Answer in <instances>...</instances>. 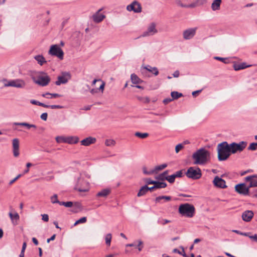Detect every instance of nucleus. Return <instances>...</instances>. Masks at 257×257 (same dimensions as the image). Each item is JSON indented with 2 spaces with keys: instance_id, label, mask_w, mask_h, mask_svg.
I'll return each mask as SVG.
<instances>
[{
  "instance_id": "f257e3e1",
  "label": "nucleus",
  "mask_w": 257,
  "mask_h": 257,
  "mask_svg": "<svg viewBox=\"0 0 257 257\" xmlns=\"http://www.w3.org/2000/svg\"><path fill=\"white\" fill-rule=\"evenodd\" d=\"M210 153L204 149H200L192 156L194 164H204L209 159Z\"/></svg>"
},
{
  "instance_id": "f03ea898",
  "label": "nucleus",
  "mask_w": 257,
  "mask_h": 257,
  "mask_svg": "<svg viewBox=\"0 0 257 257\" xmlns=\"http://www.w3.org/2000/svg\"><path fill=\"white\" fill-rule=\"evenodd\" d=\"M31 77L36 84L42 86L47 85L50 81L49 76L44 72H34Z\"/></svg>"
},
{
  "instance_id": "7ed1b4c3",
  "label": "nucleus",
  "mask_w": 257,
  "mask_h": 257,
  "mask_svg": "<svg viewBox=\"0 0 257 257\" xmlns=\"http://www.w3.org/2000/svg\"><path fill=\"white\" fill-rule=\"evenodd\" d=\"M218 159L222 161L227 160L230 155V149L227 142H222L217 146Z\"/></svg>"
},
{
  "instance_id": "20e7f679",
  "label": "nucleus",
  "mask_w": 257,
  "mask_h": 257,
  "mask_svg": "<svg viewBox=\"0 0 257 257\" xmlns=\"http://www.w3.org/2000/svg\"><path fill=\"white\" fill-rule=\"evenodd\" d=\"M178 211L182 216L191 218L194 215L195 209L193 205L185 203L179 206Z\"/></svg>"
},
{
  "instance_id": "39448f33",
  "label": "nucleus",
  "mask_w": 257,
  "mask_h": 257,
  "mask_svg": "<svg viewBox=\"0 0 257 257\" xmlns=\"http://www.w3.org/2000/svg\"><path fill=\"white\" fill-rule=\"evenodd\" d=\"M86 177L88 178L89 176H87L85 174H81L80 178L78 179L77 188L79 192H87L89 189V186L88 182L84 180Z\"/></svg>"
},
{
  "instance_id": "423d86ee",
  "label": "nucleus",
  "mask_w": 257,
  "mask_h": 257,
  "mask_svg": "<svg viewBox=\"0 0 257 257\" xmlns=\"http://www.w3.org/2000/svg\"><path fill=\"white\" fill-rule=\"evenodd\" d=\"M186 176L192 179H198L202 176L201 171L198 167H190L187 170Z\"/></svg>"
},
{
  "instance_id": "0eeeda50",
  "label": "nucleus",
  "mask_w": 257,
  "mask_h": 257,
  "mask_svg": "<svg viewBox=\"0 0 257 257\" xmlns=\"http://www.w3.org/2000/svg\"><path fill=\"white\" fill-rule=\"evenodd\" d=\"M4 85L5 87L12 86L17 88H23L26 85L25 82L22 79H16L7 82L6 80H3Z\"/></svg>"
},
{
  "instance_id": "6e6552de",
  "label": "nucleus",
  "mask_w": 257,
  "mask_h": 257,
  "mask_svg": "<svg viewBox=\"0 0 257 257\" xmlns=\"http://www.w3.org/2000/svg\"><path fill=\"white\" fill-rule=\"evenodd\" d=\"M49 53L51 55L57 56L61 60L63 59V51L58 45L51 46L49 51Z\"/></svg>"
},
{
  "instance_id": "1a4fd4ad",
  "label": "nucleus",
  "mask_w": 257,
  "mask_h": 257,
  "mask_svg": "<svg viewBox=\"0 0 257 257\" xmlns=\"http://www.w3.org/2000/svg\"><path fill=\"white\" fill-rule=\"evenodd\" d=\"M246 143L245 142H241L238 144L232 143L230 144L229 146L230 149L231 153L234 154L237 151H242L246 146Z\"/></svg>"
},
{
  "instance_id": "9d476101",
  "label": "nucleus",
  "mask_w": 257,
  "mask_h": 257,
  "mask_svg": "<svg viewBox=\"0 0 257 257\" xmlns=\"http://www.w3.org/2000/svg\"><path fill=\"white\" fill-rule=\"evenodd\" d=\"M235 191L238 194L243 195H249V189L245 183L236 184L234 187Z\"/></svg>"
},
{
  "instance_id": "9b49d317",
  "label": "nucleus",
  "mask_w": 257,
  "mask_h": 257,
  "mask_svg": "<svg viewBox=\"0 0 257 257\" xmlns=\"http://www.w3.org/2000/svg\"><path fill=\"white\" fill-rule=\"evenodd\" d=\"M97 82L100 83L99 85V87L97 88V87H96V88H93L90 90V92L92 94L96 93L98 92V91H101V93H103V92L105 82L101 81L100 79H94L92 82V85H95Z\"/></svg>"
},
{
  "instance_id": "f8f14e48",
  "label": "nucleus",
  "mask_w": 257,
  "mask_h": 257,
  "mask_svg": "<svg viewBox=\"0 0 257 257\" xmlns=\"http://www.w3.org/2000/svg\"><path fill=\"white\" fill-rule=\"evenodd\" d=\"M70 78L71 75L69 73L63 72L61 75L58 77V80L56 81L55 84L57 85H60L61 84L66 83Z\"/></svg>"
},
{
  "instance_id": "ddd939ff",
  "label": "nucleus",
  "mask_w": 257,
  "mask_h": 257,
  "mask_svg": "<svg viewBox=\"0 0 257 257\" xmlns=\"http://www.w3.org/2000/svg\"><path fill=\"white\" fill-rule=\"evenodd\" d=\"M126 9L128 11H134L135 13H140L142 11L141 4L138 2L135 1L131 5H128Z\"/></svg>"
},
{
  "instance_id": "4468645a",
  "label": "nucleus",
  "mask_w": 257,
  "mask_h": 257,
  "mask_svg": "<svg viewBox=\"0 0 257 257\" xmlns=\"http://www.w3.org/2000/svg\"><path fill=\"white\" fill-rule=\"evenodd\" d=\"M213 184L217 188H226L227 185L225 180L218 176H215L213 180Z\"/></svg>"
},
{
  "instance_id": "2eb2a0df",
  "label": "nucleus",
  "mask_w": 257,
  "mask_h": 257,
  "mask_svg": "<svg viewBox=\"0 0 257 257\" xmlns=\"http://www.w3.org/2000/svg\"><path fill=\"white\" fill-rule=\"evenodd\" d=\"M157 30L156 28V24L154 23H151L148 27V30L146 32H144L142 36L146 37L148 36L153 35L157 33Z\"/></svg>"
},
{
  "instance_id": "dca6fc26",
  "label": "nucleus",
  "mask_w": 257,
  "mask_h": 257,
  "mask_svg": "<svg viewBox=\"0 0 257 257\" xmlns=\"http://www.w3.org/2000/svg\"><path fill=\"white\" fill-rule=\"evenodd\" d=\"M13 155L15 157H18L20 155L19 146L20 142L18 139H14L13 140Z\"/></svg>"
},
{
  "instance_id": "f3484780",
  "label": "nucleus",
  "mask_w": 257,
  "mask_h": 257,
  "mask_svg": "<svg viewBox=\"0 0 257 257\" xmlns=\"http://www.w3.org/2000/svg\"><path fill=\"white\" fill-rule=\"evenodd\" d=\"M197 28H191L187 29L183 32V38L186 39H190L195 35Z\"/></svg>"
},
{
  "instance_id": "a211bd4d",
  "label": "nucleus",
  "mask_w": 257,
  "mask_h": 257,
  "mask_svg": "<svg viewBox=\"0 0 257 257\" xmlns=\"http://www.w3.org/2000/svg\"><path fill=\"white\" fill-rule=\"evenodd\" d=\"M254 213L251 210H246L242 214V219L245 222L250 221L253 217Z\"/></svg>"
},
{
  "instance_id": "6ab92c4d",
  "label": "nucleus",
  "mask_w": 257,
  "mask_h": 257,
  "mask_svg": "<svg viewBox=\"0 0 257 257\" xmlns=\"http://www.w3.org/2000/svg\"><path fill=\"white\" fill-rule=\"evenodd\" d=\"M96 142V139L95 138L89 137L81 141L80 144L82 146H89L91 144H95Z\"/></svg>"
},
{
  "instance_id": "aec40b11",
  "label": "nucleus",
  "mask_w": 257,
  "mask_h": 257,
  "mask_svg": "<svg viewBox=\"0 0 257 257\" xmlns=\"http://www.w3.org/2000/svg\"><path fill=\"white\" fill-rule=\"evenodd\" d=\"M9 215L12 224L14 225H17L20 219L19 214L17 212L14 211L13 212H9Z\"/></svg>"
},
{
  "instance_id": "412c9836",
  "label": "nucleus",
  "mask_w": 257,
  "mask_h": 257,
  "mask_svg": "<svg viewBox=\"0 0 257 257\" xmlns=\"http://www.w3.org/2000/svg\"><path fill=\"white\" fill-rule=\"evenodd\" d=\"M101 11V9L99 10L98 12L92 16L93 20L95 23L101 22L105 17L104 15L99 14Z\"/></svg>"
},
{
  "instance_id": "4be33fe9",
  "label": "nucleus",
  "mask_w": 257,
  "mask_h": 257,
  "mask_svg": "<svg viewBox=\"0 0 257 257\" xmlns=\"http://www.w3.org/2000/svg\"><path fill=\"white\" fill-rule=\"evenodd\" d=\"M251 66V65H247L246 63H234L233 67L235 71L243 69Z\"/></svg>"
},
{
  "instance_id": "5701e85b",
  "label": "nucleus",
  "mask_w": 257,
  "mask_h": 257,
  "mask_svg": "<svg viewBox=\"0 0 257 257\" xmlns=\"http://www.w3.org/2000/svg\"><path fill=\"white\" fill-rule=\"evenodd\" d=\"M221 0H214L211 4V8L213 11L218 10L220 9Z\"/></svg>"
},
{
  "instance_id": "b1692460",
  "label": "nucleus",
  "mask_w": 257,
  "mask_h": 257,
  "mask_svg": "<svg viewBox=\"0 0 257 257\" xmlns=\"http://www.w3.org/2000/svg\"><path fill=\"white\" fill-rule=\"evenodd\" d=\"M78 141L79 138L77 137H69L66 138V143L68 144H76Z\"/></svg>"
},
{
  "instance_id": "393cba45",
  "label": "nucleus",
  "mask_w": 257,
  "mask_h": 257,
  "mask_svg": "<svg viewBox=\"0 0 257 257\" xmlns=\"http://www.w3.org/2000/svg\"><path fill=\"white\" fill-rule=\"evenodd\" d=\"M168 174V171L166 170L163 173L157 176L155 178L158 180L164 181L167 180Z\"/></svg>"
},
{
  "instance_id": "a878e982",
  "label": "nucleus",
  "mask_w": 257,
  "mask_h": 257,
  "mask_svg": "<svg viewBox=\"0 0 257 257\" xmlns=\"http://www.w3.org/2000/svg\"><path fill=\"white\" fill-rule=\"evenodd\" d=\"M167 167V165L166 164H163L160 165H158L156 166L154 169L153 170V174H157L159 171L163 170Z\"/></svg>"
},
{
  "instance_id": "bb28decb",
  "label": "nucleus",
  "mask_w": 257,
  "mask_h": 257,
  "mask_svg": "<svg viewBox=\"0 0 257 257\" xmlns=\"http://www.w3.org/2000/svg\"><path fill=\"white\" fill-rule=\"evenodd\" d=\"M110 190L109 189H104L101 191L99 192L97 194L98 197H105L109 194Z\"/></svg>"
},
{
  "instance_id": "cd10ccee",
  "label": "nucleus",
  "mask_w": 257,
  "mask_h": 257,
  "mask_svg": "<svg viewBox=\"0 0 257 257\" xmlns=\"http://www.w3.org/2000/svg\"><path fill=\"white\" fill-rule=\"evenodd\" d=\"M14 125H21L27 127L28 128H36L37 126L35 124H29L27 122H15Z\"/></svg>"
},
{
  "instance_id": "c85d7f7f",
  "label": "nucleus",
  "mask_w": 257,
  "mask_h": 257,
  "mask_svg": "<svg viewBox=\"0 0 257 257\" xmlns=\"http://www.w3.org/2000/svg\"><path fill=\"white\" fill-rule=\"evenodd\" d=\"M131 81L133 84H137L142 83L143 81L135 74L131 75Z\"/></svg>"
},
{
  "instance_id": "c756f323",
  "label": "nucleus",
  "mask_w": 257,
  "mask_h": 257,
  "mask_svg": "<svg viewBox=\"0 0 257 257\" xmlns=\"http://www.w3.org/2000/svg\"><path fill=\"white\" fill-rule=\"evenodd\" d=\"M83 209V207L81 204L79 202H76L74 204V206L73 207V211L74 212H78L82 211Z\"/></svg>"
},
{
  "instance_id": "7c9ffc66",
  "label": "nucleus",
  "mask_w": 257,
  "mask_h": 257,
  "mask_svg": "<svg viewBox=\"0 0 257 257\" xmlns=\"http://www.w3.org/2000/svg\"><path fill=\"white\" fill-rule=\"evenodd\" d=\"M144 69L147 70V71L153 73L155 75H157L159 73V72L156 67H152L150 66H147L144 67Z\"/></svg>"
},
{
  "instance_id": "2f4dec72",
  "label": "nucleus",
  "mask_w": 257,
  "mask_h": 257,
  "mask_svg": "<svg viewBox=\"0 0 257 257\" xmlns=\"http://www.w3.org/2000/svg\"><path fill=\"white\" fill-rule=\"evenodd\" d=\"M177 5L182 8H194L195 7V4H192L190 5H185L183 4L181 1L178 0L176 2Z\"/></svg>"
},
{
  "instance_id": "473e14b6",
  "label": "nucleus",
  "mask_w": 257,
  "mask_h": 257,
  "mask_svg": "<svg viewBox=\"0 0 257 257\" xmlns=\"http://www.w3.org/2000/svg\"><path fill=\"white\" fill-rule=\"evenodd\" d=\"M154 185L156 189L164 188L167 186V184L165 182L156 181Z\"/></svg>"
},
{
  "instance_id": "72a5a7b5",
  "label": "nucleus",
  "mask_w": 257,
  "mask_h": 257,
  "mask_svg": "<svg viewBox=\"0 0 257 257\" xmlns=\"http://www.w3.org/2000/svg\"><path fill=\"white\" fill-rule=\"evenodd\" d=\"M148 192V186H144L142 187L140 191H139L137 196L138 197L142 196L143 195H144L146 194V193Z\"/></svg>"
},
{
  "instance_id": "f704fd0d",
  "label": "nucleus",
  "mask_w": 257,
  "mask_h": 257,
  "mask_svg": "<svg viewBox=\"0 0 257 257\" xmlns=\"http://www.w3.org/2000/svg\"><path fill=\"white\" fill-rule=\"evenodd\" d=\"M35 59L37 61L38 63L41 65H42L44 63H46L45 58L41 55H37L35 57Z\"/></svg>"
},
{
  "instance_id": "c9c22d12",
  "label": "nucleus",
  "mask_w": 257,
  "mask_h": 257,
  "mask_svg": "<svg viewBox=\"0 0 257 257\" xmlns=\"http://www.w3.org/2000/svg\"><path fill=\"white\" fill-rule=\"evenodd\" d=\"M104 144L107 147H113L115 145L116 142L113 139H106Z\"/></svg>"
},
{
  "instance_id": "e433bc0d",
  "label": "nucleus",
  "mask_w": 257,
  "mask_h": 257,
  "mask_svg": "<svg viewBox=\"0 0 257 257\" xmlns=\"http://www.w3.org/2000/svg\"><path fill=\"white\" fill-rule=\"evenodd\" d=\"M162 199H164L166 201H170L171 199V197L170 196H159V197H157V198H156L155 199V201L157 202V203H158V202H160V201L162 200Z\"/></svg>"
},
{
  "instance_id": "4c0bfd02",
  "label": "nucleus",
  "mask_w": 257,
  "mask_h": 257,
  "mask_svg": "<svg viewBox=\"0 0 257 257\" xmlns=\"http://www.w3.org/2000/svg\"><path fill=\"white\" fill-rule=\"evenodd\" d=\"M43 97H46L47 98H52V97H60L61 95L57 94V93H46L45 94H43L42 95Z\"/></svg>"
},
{
  "instance_id": "58836bf2",
  "label": "nucleus",
  "mask_w": 257,
  "mask_h": 257,
  "mask_svg": "<svg viewBox=\"0 0 257 257\" xmlns=\"http://www.w3.org/2000/svg\"><path fill=\"white\" fill-rule=\"evenodd\" d=\"M112 239V235L110 233H108L106 235L105 237V241L106 244L109 246L110 245L111 241Z\"/></svg>"
},
{
  "instance_id": "ea45409f",
  "label": "nucleus",
  "mask_w": 257,
  "mask_h": 257,
  "mask_svg": "<svg viewBox=\"0 0 257 257\" xmlns=\"http://www.w3.org/2000/svg\"><path fill=\"white\" fill-rule=\"evenodd\" d=\"M50 200L52 203H58L60 205V203L61 202L59 201L58 199V195L57 194H54L50 197Z\"/></svg>"
},
{
  "instance_id": "a19ab883",
  "label": "nucleus",
  "mask_w": 257,
  "mask_h": 257,
  "mask_svg": "<svg viewBox=\"0 0 257 257\" xmlns=\"http://www.w3.org/2000/svg\"><path fill=\"white\" fill-rule=\"evenodd\" d=\"M182 96V94L181 93H179L177 91H173L171 92V96L172 97V99H177Z\"/></svg>"
},
{
  "instance_id": "79ce46f5",
  "label": "nucleus",
  "mask_w": 257,
  "mask_h": 257,
  "mask_svg": "<svg viewBox=\"0 0 257 257\" xmlns=\"http://www.w3.org/2000/svg\"><path fill=\"white\" fill-rule=\"evenodd\" d=\"M135 136L141 139H145L149 136L148 133H141L140 132H137L135 133Z\"/></svg>"
},
{
  "instance_id": "37998d69",
  "label": "nucleus",
  "mask_w": 257,
  "mask_h": 257,
  "mask_svg": "<svg viewBox=\"0 0 257 257\" xmlns=\"http://www.w3.org/2000/svg\"><path fill=\"white\" fill-rule=\"evenodd\" d=\"M87 221V218L86 217H83L81 218L80 219L77 220L74 224V226L77 225L78 224L80 223H84Z\"/></svg>"
},
{
  "instance_id": "c03bdc74",
  "label": "nucleus",
  "mask_w": 257,
  "mask_h": 257,
  "mask_svg": "<svg viewBox=\"0 0 257 257\" xmlns=\"http://www.w3.org/2000/svg\"><path fill=\"white\" fill-rule=\"evenodd\" d=\"M256 149H257V142L251 143L248 148V149L249 150H251V151H254Z\"/></svg>"
},
{
  "instance_id": "a18cd8bd",
  "label": "nucleus",
  "mask_w": 257,
  "mask_h": 257,
  "mask_svg": "<svg viewBox=\"0 0 257 257\" xmlns=\"http://www.w3.org/2000/svg\"><path fill=\"white\" fill-rule=\"evenodd\" d=\"M60 205H64L66 207H71L73 205V203L71 201L69 202H61V203H60Z\"/></svg>"
},
{
  "instance_id": "49530a36",
  "label": "nucleus",
  "mask_w": 257,
  "mask_h": 257,
  "mask_svg": "<svg viewBox=\"0 0 257 257\" xmlns=\"http://www.w3.org/2000/svg\"><path fill=\"white\" fill-rule=\"evenodd\" d=\"M175 178V176L174 175V174L170 176L168 175L166 180H167L170 183H173L174 182Z\"/></svg>"
},
{
  "instance_id": "de8ad7c7",
  "label": "nucleus",
  "mask_w": 257,
  "mask_h": 257,
  "mask_svg": "<svg viewBox=\"0 0 257 257\" xmlns=\"http://www.w3.org/2000/svg\"><path fill=\"white\" fill-rule=\"evenodd\" d=\"M56 140L58 143H66V138L65 137H57L56 138Z\"/></svg>"
},
{
  "instance_id": "09e8293b",
  "label": "nucleus",
  "mask_w": 257,
  "mask_h": 257,
  "mask_svg": "<svg viewBox=\"0 0 257 257\" xmlns=\"http://www.w3.org/2000/svg\"><path fill=\"white\" fill-rule=\"evenodd\" d=\"M184 148V146L181 144H179L177 145L175 147V152L176 153H179V152L181 150Z\"/></svg>"
},
{
  "instance_id": "8fccbe9b",
  "label": "nucleus",
  "mask_w": 257,
  "mask_h": 257,
  "mask_svg": "<svg viewBox=\"0 0 257 257\" xmlns=\"http://www.w3.org/2000/svg\"><path fill=\"white\" fill-rule=\"evenodd\" d=\"M257 192V189H249V195H251L253 197L257 198V196H255L254 194H255Z\"/></svg>"
},
{
  "instance_id": "3c124183",
  "label": "nucleus",
  "mask_w": 257,
  "mask_h": 257,
  "mask_svg": "<svg viewBox=\"0 0 257 257\" xmlns=\"http://www.w3.org/2000/svg\"><path fill=\"white\" fill-rule=\"evenodd\" d=\"M139 99L145 103H148L150 101L149 98L148 97H146L144 98H139Z\"/></svg>"
},
{
  "instance_id": "603ef678",
  "label": "nucleus",
  "mask_w": 257,
  "mask_h": 257,
  "mask_svg": "<svg viewBox=\"0 0 257 257\" xmlns=\"http://www.w3.org/2000/svg\"><path fill=\"white\" fill-rule=\"evenodd\" d=\"M143 172H144V174H147V175H152V174H153V170H151L149 171H147L146 168H143Z\"/></svg>"
},
{
  "instance_id": "864d4df0",
  "label": "nucleus",
  "mask_w": 257,
  "mask_h": 257,
  "mask_svg": "<svg viewBox=\"0 0 257 257\" xmlns=\"http://www.w3.org/2000/svg\"><path fill=\"white\" fill-rule=\"evenodd\" d=\"M42 220L45 222H47L49 220V216L48 214H44L42 215Z\"/></svg>"
},
{
  "instance_id": "5fc2aeb1",
  "label": "nucleus",
  "mask_w": 257,
  "mask_h": 257,
  "mask_svg": "<svg viewBox=\"0 0 257 257\" xmlns=\"http://www.w3.org/2000/svg\"><path fill=\"white\" fill-rule=\"evenodd\" d=\"M249 238H250L253 241H254L257 242V234H255L253 235L248 236Z\"/></svg>"
},
{
  "instance_id": "6e6d98bb",
  "label": "nucleus",
  "mask_w": 257,
  "mask_h": 257,
  "mask_svg": "<svg viewBox=\"0 0 257 257\" xmlns=\"http://www.w3.org/2000/svg\"><path fill=\"white\" fill-rule=\"evenodd\" d=\"M174 175L175 176V178L181 177L182 176V172L181 171H177L175 174H174Z\"/></svg>"
},
{
  "instance_id": "4d7b16f0",
  "label": "nucleus",
  "mask_w": 257,
  "mask_h": 257,
  "mask_svg": "<svg viewBox=\"0 0 257 257\" xmlns=\"http://www.w3.org/2000/svg\"><path fill=\"white\" fill-rule=\"evenodd\" d=\"M48 114L47 113H43L41 115V118L44 120H46L47 119Z\"/></svg>"
},
{
  "instance_id": "13d9d810",
  "label": "nucleus",
  "mask_w": 257,
  "mask_h": 257,
  "mask_svg": "<svg viewBox=\"0 0 257 257\" xmlns=\"http://www.w3.org/2000/svg\"><path fill=\"white\" fill-rule=\"evenodd\" d=\"M146 182L148 184H153V185H154L155 181L152 180L150 179H147L146 180Z\"/></svg>"
},
{
  "instance_id": "bf43d9fd",
  "label": "nucleus",
  "mask_w": 257,
  "mask_h": 257,
  "mask_svg": "<svg viewBox=\"0 0 257 257\" xmlns=\"http://www.w3.org/2000/svg\"><path fill=\"white\" fill-rule=\"evenodd\" d=\"M49 107L51 108L52 109H55V108H62L63 107L62 106H60L59 105H49Z\"/></svg>"
},
{
  "instance_id": "052dcab7",
  "label": "nucleus",
  "mask_w": 257,
  "mask_h": 257,
  "mask_svg": "<svg viewBox=\"0 0 257 257\" xmlns=\"http://www.w3.org/2000/svg\"><path fill=\"white\" fill-rule=\"evenodd\" d=\"M173 252H177V253H180V254H182L183 256H185V252H184V250H182V252H183V253H182V252L180 251H179V250H178L177 249H174L173 250Z\"/></svg>"
},
{
  "instance_id": "680f3d73",
  "label": "nucleus",
  "mask_w": 257,
  "mask_h": 257,
  "mask_svg": "<svg viewBox=\"0 0 257 257\" xmlns=\"http://www.w3.org/2000/svg\"><path fill=\"white\" fill-rule=\"evenodd\" d=\"M21 176V174H19L15 178H14L13 180H12L10 184H13L14 182H15L17 179H18Z\"/></svg>"
},
{
  "instance_id": "e2e57ef3",
  "label": "nucleus",
  "mask_w": 257,
  "mask_h": 257,
  "mask_svg": "<svg viewBox=\"0 0 257 257\" xmlns=\"http://www.w3.org/2000/svg\"><path fill=\"white\" fill-rule=\"evenodd\" d=\"M214 58L216 60H220L224 63H226L225 62V59L224 58H221V57H215Z\"/></svg>"
},
{
  "instance_id": "0e129e2a",
  "label": "nucleus",
  "mask_w": 257,
  "mask_h": 257,
  "mask_svg": "<svg viewBox=\"0 0 257 257\" xmlns=\"http://www.w3.org/2000/svg\"><path fill=\"white\" fill-rule=\"evenodd\" d=\"M170 222V220L167 219H163L161 221V223L162 225H165L168 223H169Z\"/></svg>"
},
{
  "instance_id": "69168bd1",
  "label": "nucleus",
  "mask_w": 257,
  "mask_h": 257,
  "mask_svg": "<svg viewBox=\"0 0 257 257\" xmlns=\"http://www.w3.org/2000/svg\"><path fill=\"white\" fill-rule=\"evenodd\" d=\"M56 237L55 234H53L50 238L47 239V242L49 243L51 240H53L55 239Z\"/></svg>"
},
{
  "instance_id": "338daca9",
  "label": "nucleus",
  "mask_w": 257,
  "mask_h": 257,
  "mask_svg": "<svg viewBox=\"0 0 257 257\" xmlns=\"http://www.w3.org/2000/svg\"><path fill=\"white\" fill-rule=\"evenodd\" d=\"M30 102H31V103L32 104H35V105H39V104H40V102L37 101L35 100H31Z\"/></svg>"
},
{
  "instance_id": "774afa93",
  "label": "nucleus",
  "mask_w": 257,
  "mask_h": 257,
  "mask_svg": "<svg viewBox=\"0 0 257 257\" xmlns=\"http://www.w3.org/2000/svg\"><path fill=\"white\" fill-rule=\"evenodd\" d=\"M172 100H173L172 99H170V98L165 99L163 100V102L165 104H167V103H169L170 102H171Z\"/></svg>"
}]
</instances>
